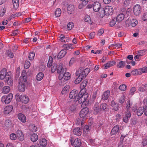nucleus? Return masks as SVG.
Masks as SVG:
<instances>
[{
  "label": "nucleus",
  "mask_w": 147,
  "mask_h": 147,
  "mask_svg": "<svg viewBox=\"0 0 147 147\" xmlns=\"http://www.w3.org/2000/svg\"><path fill=\"white\" fill-rule=\"evenodd\" d=\"M107 105L105 103H102L100 105L98 102L95 103L93 108V113L96 115L98 113H101L103 111L107 112L108 110Z\"/></svg>",
  "instance_id": "obj_1"
},
{
  "label": "nucleus",
  "mask_w": 147,
  "mask_h": 147,
  "mask_svg": "<svg viewBox=\"0 0 147 147\" xmlns=\"http://www.w3.org/2000/svg\"><path fill=\"white\" fill-rule=\"evenodd\" d=\"M27 79L25 74H22L20 77L19 82L18 90L20 92H24L25 90V86L26 83Z\"/></svg>",
  "instance_id": "obj_2"
},
{
  "label": "nucleus",
  "mask_w": 147,
  "mask_h": 147,
  "mask_svg": "<svg viewBox=\"0 0 147 147\" xmlns=\"http://www.w3.org/2000/svg\"><path fill=\"white\" fill-rule=\"evenodd\" d=\"M16 97L17 99L21 101L24 103H27L29 100V98L28 96L23 94H17L16 95Z\"/></svg>",
  "instance_id": "obj_3"
},
{
  "label": "nucleus",
  "mask_w": 147,
  "mask_h": 147,
  "mask_svg": "<svg viewBox=\"0 0 147 147\" xmlns=\"http://www.w3.org/2000/svg\"><path fill=\"white\" fill-rule=\"evenodd\" d=\"M13 98V94L11 93L9 94L7 96H3L1 98V101L4 102L7 104L10 103Z\"/></svg>",
  "instance_id": "obj_4"
},
{
  "label": "nucleus",
  "mask_w": 147,
  "mask_h": 147,
  "mask_svg": "<svg viewBox=\"0 0 147 147\" xmlns=\"http://www.w3.org/2000/svg\"><path fill=\"white\" fill-rule=\"evenodd\" d=\"M78 91L77 90H72L69 94V97L71 99L75 100L76 98L79 97V93L78 94Z\"/></svg>",
  "instance_id": "obj_5"
},
{
  "label": "nucleus",
  "mask_w": 147,
  "mask_h": 147,
  "mask_svg": "<svg viewBox=\"0 0 147 147\" xmlns=\"http://www.w3.org/2000/svg\"><path fill=\"white\" fill-rule=\"evenodd\" d=\"M133 11L134 14L138 16L139 15L141 11V8L139 5H136L133 7Z\"/></svg>",
  "instance_id": "obj_6"
},
{
  "label": "nucleus",
  "mask_w": 147,
  "mask_h": 147,
  "mask_svg": "<svg viewBox=\"0 0 147 147\" xmlns=\"http://www.w3.org/2000/svg\"><path fill=\"white\" fill-rule=\"evenodd\" d=\"M105 8L106 15H112L113 13V9L112 7L107 6L105 7Z\"/></svg>",
  "instance_id": "obj_7"
},
{
  "label": "nucleus",
  "mask_w": 147,
  "mask_h": 147,
  "mask_svg": "<svg viewBox=\"0 0 147 147\" xmlns=\"http://www.w3.org/2000/svg\"><path fill=\"white\" fill-rule=\"evenodd\" d=\"M11 74V72H8L6 73V76L5 81V82H7L8 85H11L12 84V80L10 75Z\"/></svg>",
  "instance_id": "obj_8"
},
{
  "label": "nucleus",
  "mask_w": 147,
  "mask_h": 147,
  "mask_svg": "<svg viewBox=\"0 0 147 147\" xmlns=\"http://www.w3.org/2000/svg\"><path fill=\"white\" fill-rule=\"evenodd\" d=\"M89 112V109L87 107H85L81 111L80 116L81 118H84L86 117Z\"/></svg>",
  "instance_id": "obj_9"
},
{
  "label": "nucleus",
  "mask_w": 147,
  "mask_h": 147,
  "mask_svg": "<svg viewBox=\"0 0 147 147\" xmlns=\"http://www.w3.org/2000/svg\"><path fill=\"white\" fill-rule=\"evenodd\" d=\"M93 8L94 11L96 12L98 11L101 8L100 4L98 2H94L93 4Z\"/></svg>",
  "instance_id": "obj_10"
},
{
  "label": "nucleus",
  "mask_w": 147,
  "mask_h": 147,
  "mask_svg": "<svg viewBox=\"0 0 147 147\" xmlns=\"http://www.w3.org/2000/svg\"><path fill=\"white\" fill-rule=\"evenodd\" d=\"M71 144H73L76 147H80L81 146V141L80 139L78 138L76 139L74 142L71 140Z\"/></svg>",
  "instance_id": "obj_11"
},
{
  "label": "nucleus",
  "mask_w": 147,
  "mask_h": 147,
  "mask_svg": "<svg viewBox=\"0 0 147 147\" xmlns=\"http://www.w3.org/2000/svg\"><path fill=\"white\" fill-rule=\"evenodd\" d=\"M120 131L119 126V125L115 126L112 129L111 134V135H115Z\"/></svg>",
  "instance_id": "obj_12"
},
{
  "label": "nucleus",
  "mask_w": 147,
  "mask_h": 147,
  "mask_svg": "<svg viewBox=\"0 0 147 147\" xmlns=\"http://www.w3.org/2000/svg\"><path fill=\"white\" fill-rule=\"evenodd\" d=\"M57 71L58 74H63L64 72L66 71V69L63 68L62 64H60L57 65Z\"/></svg>",
  "instance_id": "obj_13"
},
{
  "label": "nucleus",
  "mask_w": 147,
  "mask_h": 147,
  "mask_svg": "<svg viewBox=\"0 0 147 147\" xmlns=\"http://www.w3.org/2000/svg\"><path fill=\"white\" fill-rule=\"evenodd\" d=\"M67 53V51L65 49H63L61 50L58 54L57 58L59 59L64 57Z\"/></svg>",
  "instance_id": "obj_14"
},
{
  "label": "nucleus",
  "mask_w": 147,
  "mask_h": 147,
  "mask_svg": "<svg viewBox=\"0 0 147 147\" xmlns=\"http://www.w3.org/2000/svg\"><path fill=\"white\" fill-rule=\"evenodd\" d=\"M13 109V107L11 105H9L6 107L4 109L3 113L5 114H8L11 112Z\"/></svg>",
  "instance_id": "obj_15"
},
{
  "label": "nucleus",
  "mask_w": 147,
  "mask_h": 147,
  "mask_svg": "<svg viewBox=\"0 0 147 147\" xmlns=\"http://www.w3.org/2000/svg\"><path fill=\"white\" fill-rule=\"evenodd\" d=\"M131 117V113L129 111H127L125 112V117L123 118V121L125 123H127Z\"/></svg>",
  "instance_id": "obj_16"
},
{
  "label": "nucleus",
  "mask_w": 147,
  "mask_h": 147,
  "mask_svg": "<svg viewBox=\"0 0 147 147\" xmlns=\"http://www.w3.org/2000/svg\"><path fill=\"white\" fill-rule=\"evenodd\" d=\"M74 101L75 102H76L78 101V102L80 104L82 103V105H86V101L83 98H82V97L80 96L78 98H77L76 99L74 100Z\"/></svg>",
  "instance_id": "obj_17"
},
{
  "label": "nucleus",
  "mask_w": 147,
  "mask_h": 147,
  "mask_svg": "<svg viewBox=\"0 0 147 147\" xmlns=\"http://www.w3.org/2000/svg\"><path fill=\"white\" fill-rule=\"evenodd\" d=\"M82 129L80 128H76L73 131V134L78 136H80L82 134Z\"/></svg>",
  "instance_id": "obj_18"
},
{
  "label": "nucleus",
  "mask_w": 147,
  "mask_h": 147,
  "mask_svg": "<svg viewBox=\"0 0 147 147\" xmlns=\"http://www.w3.org/2000/svg\"><path fill=\"white\" fill-rule=\"evenodd\" d=\"M115 63V61H109L107 63L104 65L105 67L104 69H105L109 68L110 67L114 65Z\"/></svg>",
  "instance_id": "obj_19"
},
{
  "label": "nucleus",
  "mask_w": 147,
  "mask_h": 147,
  "mask_svg": "<svg viewBox=\"0 0 147 147\" xmlns=\"http://www.w3.org/2000/svg\"><path fill=\"white\" fill-rule=\"evenodd\" d=\"M110 94V91L109 90L106 91L102 95V99L104 100H107L109 97Z\"/></svg>",
  "instance_id": "obj_20"
},
{
  "label": "nucleus",
  "mask_w": 147,
  "mask_h": 147,
  "mask_svg": "<svg viewBox=\"0 0 147 147\" xmlns=\"http://www.w3.org/2000/svg\"><path fill=\"white\" fill-rule=\"evenodd\" d=\"M6 70L5 69H3L1 70L0 72V78L1 80H3L6 78Z\"/></svg>",
  "instance_id": "obj_21"
},
{
  "label": "nucleus",
  "mask_w": 147,
  "mask_h": 147,
  "mask_svg": "<svg viewBox=\"0 0 147 147\" xmlns=\"http://www.w3.org/2000/svg\"><path fill=\"white\" fill-rule=\"evenodd\" d=\"M75 8L72 5H69L67 7V12L70 14H71L74 11Z\"/></svg>",
  "instance_id": "obj_22"
},
{
  "label": "nucleus",
  "mask_w": 147,
  "mask_h": 147,
  "mask_svg": "<svg viewBox=\"0 0 147 147\" xmlns=\"http://www.w3.org/2000/svg\"><path fill=\"white\" fill-rule=\"evenodd\" d=\"M19 119L22 122L24 123L26 121V118L25 116L22 113H19L18 115Z\"/></svg>",
  "instance_id": "obj_23"
},
{
  "label": "nucleus",
  "mask_w": 147,
  "mask_h": 147,
  "mask_svg": "<svg viewBox=\"0 0 147 147\" xmlns=\"http://www.w3.org/2000/svg\"><path fill=\"white\" fill-rule=\"evenodd\" d=\"M88 82V81L87 80H85L82 82L80 85V88L81 89L80 91H82L84 90V88L87 85ZM84 90H85V89Z\"/></svg>",
  "instance_id": "obj_24"
},
{
  "label": "nucleus",
  "mask_w": 147,
  "mask_h": 147,
  "mask_svg": "<svg viewBox=\"0 0 147 147\" xmlns=\"http://www.w3.org/2000/svg\"><path fill=\"white\" fill-rule=\"evenodd\" d=\"M124 17L125 15L123 13H121L118 15L116 18L117 21L118 22H121L124 19Z\"/></svg>",
  "instance_id": "obj_25"
},
{
  "label": "nucleus",
  "mask_w": 147,
  "mask_h": 147,
  "mask_svg": "<svg viewBox=\"0 0 147 147\" xmlns=\"http://www.w3.org/2000/svg\"><path fill=\"white\" fill-rule=\"evenodd\" d=\"M88 94L87 92H85L82 94V91H80L79 93V96H81L82 97V98H83L84 100L86 101V99L88 97Z\"/></svg>",
  "instance_id": "obj_26"
},
{
  "label": "nucleus",
  "mask_w": 147,
  "mask_h": 147,
  "mask_svg": "<svg viewBox=\"0 0 147 147\" xmlns=\"http://www.w3.org/2000/svg\"><path fill=\"white\" fill-rule=\"evenodd\" d=\"M11 123L10 120L7 119L5 121L4 124V127H5L9 128L10 127L11 125Z\"/></svg>",
  "instance_id": "obj_27"
},
{
  "label": "nucleus",
  "mask_w": 147,
  "mask_h": 147,
  "mask_svg": "<svg viewBox=\"0 0 147 147\" xmlns=\"http://www.w3.org/2000/svg\"><path fill=\"white\" fill-rule=\"evenodd\" d=\"M84 72L83 70L80 69L76 72V74L77 75H78V74H79V76H82V78L83 79L84 78L86 77L87 76L86 74V73Z\"/></svg>",
  "instance_id": "obj_28"
},
{
  "label": "nucleus",
  "mask_w": 147,
  "mask_h": 147,
  "mask_svg": "<svg viewBox=\"0 0 147 147\" xmlns=\"http://www.w3.org/2000/svg\"><path fill=\"white\" fill-rule=\"evenodd\" d=\"M64 79L65 80H67L70 79L71 78V74L68 72H66V71L63 73Z\"/></svg>",
  "instance_id": "obj_29"
},
{
  "label": "nucleus",
  "mask_w": 147,
  "mask_h": 147,
  "mask_svg": "<svg viewBox=\"0 0 147 147\" xmlns=\"http://www.w3.org/2000/svg\"><path fill=\"white\" fill-rule=\"evenodd\" d=\"M12 3L14 8L15 9H17L19 5V0H12Z\"/></svg>",
  "instance_id": "obj_30"
},
{
  "label": "nucleus",
  "mask_w": 147,
  "mask_h": 147,
  "mask_svg": "<svg viewBox=\"0 0 147 147\" xmlns=\"http://www.w3.org/2000/svg\"><path fill=\"white\" fill-rule=\"evenodd\" d=\"M138 23V21L136 19H133L131 20L129 24L132 27H135Z\"/></svg>",
  "instance_id": "obj_31"
},
{
  "label": "nucleus",
  "mask_w": 147,
  "mask_h": 147,
  "mask_svg": "<svg viewBox=\"0 0 147 147\" xmlns=\"http://www.w3.org/2000/svg\"><path fill=\"white\" fill-rule=\"evenodd\" d=\"M38 138V135L36 134H32L31 136V140L33 142H36Z\"/></svg>",
  "instance_id": "obj_32"
},
{
  "label": "nucleus",
  "mask_w": 147,
  "mask_h": 147,
  "mask_svg": "<svg viewBox=\"0 0 147 147\" xmlns=\"http://www.w3.org/2000/svg\"><path fill=\"white\" fill-rule=\"evenodd\" d=\"M143 110L142 107H140L137 109L136 113L138 116H140L142 115L144 111Z\"/></svg>",
  "instance_id": "obj_33"
},
{
  "label": "nucleus",
  "mask_w": 147,
  "mask_h": 147,
  "mask_svg": "<svg viewBox=\"0 0 147 147\" xmlns=\"http://www.w3.org/2000/svg\"><path fill=\"white\" fill-rule=\"evenodd\" d=\"M40 146L45 147L47 144V141L45 139H42L40 141Z\"/></svg>",
  "instance_id": "obj_34"
},
{
  "label": "nucleus",
  "mask_w": 147,
  "mask_h": 147,
  "mask_svg": "<svg viewBox=\"0 0 147 147\" xmlns=\"http://www.w3.org/2000/svg\"><path fill=\"white\" fill-rule=\"evenodd\" d=\"M43 77V74L42 72H39L36 75V80L38 81H40L42 79Z\"/></svg>",
  "instance_id": "obj_35"
},
{
  "label": "nucleus",
  "mask_w": 147,
  "mask_h": 147,
  "mask_svg": "<svg viewBox=\"0 0 147 147\" xmlns=\"http://www.w3.org/2000/svg\"><path fill=\"white\" fill-rule=\"evenodd\" d=\"M72 45L71 44H64L63 45V47L65 48L64 49H65L67 51V50H69L70 49H72Z\"/></svg>",
  "instance_id": "obj_36"
},
{
  "label": "nucleus",
  "mask_w": 147,
  "mask_h": 147,
  "mask_svg": "<svg viewBox=\"0 0 147 147\" xmlns=\"http://www.w3.org/2000/svg\"><path fill=\"white\" fill-rule=\"evenodd\" d=\"M125 65V61H121L118 63L117 65V67L118 68H122Z\"/></svg>",
  "instance_id": "obj_37"
},
{
  "label": "nucleus",
  "mask_w": 147,
  "mask_h": 147,
  "mask_svg": "<svg viewBox=\"0 0 147 147\" xmlns=\"http://www.w3.org/2000/svg\"><path fill=\"white\" fill-rule=\"evenodd\" d=\"M10 90V88L9 86H5L3 88L2 92L4 94L7 93L9 92Z\"/></svg>",
  "instance_id": "obj_38"
},
{
  "label": "nucleus",
  "mask_w": 147,
  "mask_h": 147,
  "mask_svg": "<svg viewBox=\"0 0 147 147\" xmlns=\"http://www.w3.org/2000/svg\"><path fill=\"white\" fill-rule=\"evenodd\" d=\"M100 16L101 17H103L105 15H106V13L105 8H100Z\"/></svg>",
  "instance_id": "obj_39"
},
{
  "label": "nucleus",
  "mask_w": 147,
  "mask_h": 147,
  "mask_svg": "<svg viewBox=\"0 0 147 147\" xmlns=\"http://www.w3.org/2000/svg\"><path fill=\"white\" fill-rule=\"evenodd\" d=\"M69 88V86L68 85L65 86L63 88L61 92L62 94L66 93V92L68 91Z\"/></svg>",
  "instance_id": "obj_40"
},
{
  "label": "nucleus",
  "mask_w": 147,
  "mask_h": 147,
  "mask_svg": "<svg viewBox=\"0 0 147 147\" xmlns=\"http://www.w3.org/2000/svg\"><path fill=\"white\" fill-rule=\"evenodd\" d=\"M140 74H142V73H146L147 72V67H143L139 69Z\"/></svg>",
  "instance_id": "obj_41"
},
{
  "label": "nucleus",
  "mask_w": 147,
  "mask_h": 147,
  "mask_svg": "<svg viewBox=\"0 0 147 147\" xmlns=\"http://www.w3.org/2000/svg\"><path fill=\"white\" fill-rule=\"evenodd\" d=\"M136 90V88L134 87H132L130 89L129 92V94L131 96L133 95Z\"/></svg>",
  "instance_id": "obj_42"
},
{
  "label": "nucleus",
  "mask_w": 147,
  "mask_h": 147,
  "mask_svg": "<svg viewBox=\"0 0 147 147\" xmlns=\"http://www.w3.org/2000/svg\"><path fill=\"white\" fill-rule=\"evenodd\" d=\"M61 10L60 8H57L56 10L55 15L57 17H59L60 16Z\"/></svg>",
  "instance_id": "obj_43"
},
{
  "label": "nucleus",
  "mask_w": 147,
  "mask_h": 147,
  "mask_svg": "<svg viewBox=\"0 0 147 147\" xmlns=\"http://www.w3.org/2000/svg\"><path fill=\"white\" fill-rule=\"evenodd\" d=\"M82 76H79L75 80V83L76 84H79L82 80L83 79Z\"/></svg>",
  "instance_id": "obj_44"
},
{
  "label": "nucleus",
  "mask_w": 147,
  "mask_h": 147,
  "mask_svg": "<svg viewBox=\"0 0 147 147\" xmlns=\"http://www.w3.org/2000/svg\"><path fill=\"white\" fill-rule=\"evenodd\" d=\"M84 21L85 22H88L90 24H92V23L90 18L88 16H86L84 18Z\"/></svg>",
  "instance_id": "obj_45"
},
{
  "label": "nucleus",
  "mask_w": 147,
  "mask_h": 147,
  "mask_svg": "<svg viewBox=\"0 0 147 147\" xmlns=\"http://www.w3.org/2000/svg\"><path fill=\"white\" fill-rule=\"evenodd\" d=\"M34 52H31L29 55L28 58L30 60H32L34 58Z\"/></svg>",
  "instance_id": "obj_46"
},
{
  "label": "nucleus",
  "mask_w": 147,
  "mask_h": 147,
  "mask_svg": "<svg viewBox=\"0 0 147 147\" xmlns=\"http://www.w3.org/2000/svg\"><path fill=\"white\" fill-rule=\"evenodd\" d=\"M131 74L133 75H137L140 74L139 69H134L131 71Z\"/></svg>",
  "instance_id": "obj_47"
},
{
  "label": "nucleus",
  "mask_w": 147,
  "mask_h": 147,
  "mask_svg": "<svg viewBox=\"0 0 147 147\" xmlns=\"http://www.w3.org/2000/svg\"><path fill=\"white\" fill-rule=\"evenodd\" d=\"M127 88V86L125 84H122L120 85L119 87V89L121 91H125Z\"/></svg>",
  "instance_id": "obj_48"
},
{
  "label": "nucleus",
  "mask_w": 147,
  "mask_h": 147,
  "mask_svg": "<svg viewBox=\"0 0 147 147\" xmlns=\"http://www.w3.org/2000/svg\"><path fill=\"white\" fill-rule=\"evenodd\" d=\"M91 127L90 126L86 125L84 127L83 131L86 133V132H88L89 131Z\"/></svg>",
  "instance_id": "obj_49"
},
{
  "label": "nucleus",
  "mask_w": 147,
  "mask_h": 147,
  "mask_svg": "<svg viewBox=\"0 0 147 147\" xmlns=\"http://www.w3.org/2000/svg\"><path fill=\"white\" fill-rule=\"evenodd\" d=\"M146 51V49H144L138 51V55L140 56H143L145 54V53Z\"/></svg>",
  "instance_id": "obj_50"
},
{
  "label": "nucleus",
  "mask_w": 147,
  "mask_h": 147,
  "mask_svg": "<svg viewBox=\"0 0 147 147\" xmlns=\"http://www.w3.org/2000/svg\"><path fill=\"white\" fill-rule=\"evenodd\" d=\"M57 65L56 63H53L51 67V71L52 72H54L57 70Z\"/></svg>",
  "instance_id": "obj_51"
},
{
  "label": "nucleus",
  "mask_w": 147,
  "mask_h": 147,
  "mask_svg": "<svg viewBox=\"0 0 147 147\" xmlns=\"http://www.w3.org/2000/svg\"><path fill=\"white\" fill-rule=\"evenodd\" d=\"M49 61L48 62L47 64V67H51L52 64V58L51 57H49Z\"/></svg>",
  "instance_id": "obj_52"
},
{
  "label": "nucleus",
  "mask_w": 147,
  "mask_h": 147,
  "mask_svg": "<svg viewBox=\"0 0 147 147\" xmlns=\"http://www.w3.org/2000/svg\"><path fill=\"white\" fill-rule=\"evenodd\" d=\"M116 20L115 18L113 19L110 23L109 25L111 27L114 26L116 23Z\"/></svg>",
  "instance_id": "obj_53"
},
{
  "label": "nucleus",
  "mask_w": 147,
  "mask_h": 147,
  "mask_svg": "<svg viewBox=\"0 0 147 147\" xmlns=\"http://www.w3.org/2000/svg\"><path fill=\"white\" fill-rule=\"evenodd\" d=\"M74 26L73 23L72 22H69L67 25V28L68 30H71Z\"/></svg>",
  "instance_id": "obj_54"
},
{
  "label": "nucleus",
  "mask_w": 147,
  "mask_h": 147,
  "mask_svg": "<svg viewBox=\"0 0 147 147\" xmlns=\"http://www.w3.org/2000/svg\"><path fill=\"white\" fill-rule=\"evenodd\" d=\"M125 97L124 96V95H122L119 99V102L121 104H123L125 102Z\"/></svg>",
  "instance_id": "obj_55"
},
{
  "label": "nucleus",
  "mask_w": 147,
  "mask_h": 147,
  "mask_svg": "<svg viewBox=\"0 0 147 147\" xmlns=\"http://www.w3.org/2000/svg\"><path fill=\"white\" fill-rule=\"evenodd\" d=\"M30 65V63L29 61H26L24 66V68L25 69L28 68L29 67Z\"/></svg>",
  "instance_id": "obj_56"
},
{
  "label": "nucleus",
  "mask_w": 147,
  "mask_h": 147,
  "mask_svg": "<svg viewBox=\"0 0 147 147\" xmlns=\"http://www.w3.org/2000/svg\"><path fill=\"white\" fill-rule=\"evenodd\" d=\"M10 138L11 140H15L16 139L17 136L16 134L14 133H12L10 134Z\"/></svg>",
  "instance_id": "obj_57"
},
{
  "label": "nucleus",
  "mask_w": 147,
  "mask_h": 147,
  "mask_svg": "<svg viewBox=\"0 0 147 147\" xmlns=\"http://www.w3.org/2000/svg\"><path fill=\"white\" fill-rule=\"evenodd\" d=\"M104 30L103 29H100L98 31L97 33V35L100 36L102 35L104 32Z\"/></svg>",
  "instance_id": "obj_58"
},
{
  "label": "nucleus",
  "mask_w": 147,
  "mask_h": 147,
  "mask_svg": "<svg viewBox=\"0 0 147 147\" xmlns=\"http://www.w3.org/2000/svg\"><path fill=\"white\" fill-rule=\"evenodd\" d=\"M7 55L11 58H13L14 55L10 51H8L7 52Z\"/></svg>",
  "instance_id": "obj_59"
},
{
  "label": "nucleus",
  "mask_w": 147,
  "mask_h": 147,
  "mask_svg": "<svg viewBox=\"0 0 147 147\" xmlns=\"http://www.w3.org/2000/svg\"><path fill=\"white\" fill-rule=\"evenodd\" d=\"M76 107L75 104L72 105L70 107L69 109L72 112L74 111L76 109Z\"/></svg>",
  "instance_id": "obj_60"
},
{
  "label": "nucleus",
  "mask_w": 147,
  "mask_h": 147,
  "mask_svg": "<svg viewBox=\"0 0 147 147\" xmlns=\"http://www.w3.org/2000/svg\"><path fill=\"white\" fill-rule=\"evenodd\" d=\"M119 105L117 103L112 107L113 109L115 111H117L119 109Z\"/></svg>",
  "instance_id": "obj_61"
},
{
  "label": "nucleus",
  "mask_w": 147,
  "mask_h": 147,
  "mask_svg": "<svg viewBox=\"0 0 147 147\" xmlns=\"http://www.w3.org/2000/svg\"><path fill=\"white\" fill-rule=\"evenodd\" d=\"M143 109L144 111V114L147 116V106H144L143 108Z\"/></svg>",
  "instance_id": "obj_62"
},
{
  "label": "nucleus",
  "mask_w": 147,
  "mask_h": 147,
  "mask_svg": "<svg viewBox=\"0 0 147 147\" xmlns=\"http://www.w3.org/2000/svg\"><path fill=\"white\" fill-rule=\"evenodd\" d=\"M76 58H75V57H72L71 59L69 61V65H71L72 64H73L75 62V60H76Z\"/></svg>",
  "instance_id": "obj_63"
},
{
  "label": "nucleus",
  "mask_w": 147,
  "mask_h": 147,
  "mask_svg": "<svg viewBox=\"0 0 147 147\" xmlns=\"http://www.w3.org/2000/svg\"><path fill=\"white\" fill-rule=\"evenodd\" d=\"M32 128L31 129V130L33 132H34L37 131V128L35 125H33L32 126Z\"/></svg>",
  "instance_id": "obj_64"
}]
</instances>
